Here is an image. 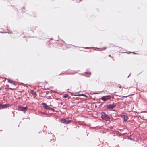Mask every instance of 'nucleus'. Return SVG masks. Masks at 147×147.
Wrapping results in <instances>:
<instances>
[{"label":"nucleus","mask_w":147,"mask_h":147,"mask_svg":"<svg viewBox=\"0 0 147 147\" xmlns=\"http://www.w3.org/2000/svg\"><path fill=\"white\" fill-rule=\"evenodd\" d=\"M9 105L8 104H2L0 103V109H5L8 107Z\"/></svg>","instance_id":"8"},{"label":"nucleus","mask_w":147,"mask_h":147,"mask_svg":"<svg viewBox=\"0 0 147 147\" xmlns=\"http://www.w3.org/2000/svg\"><path fill=\"white\" fill-rule=\"evenodd\" d=\"M106 100H108V99H110L111 98V96L108 95H106L105 96Z\"/></svg>","instance_id":"9"},{"label":"nucleus","mask_w":147,"mask_h":147,"mask_svg":"<svg viewBox=\"0 0 147 147\" xmlns=\"http://www.w3.org/2000/svg\"><path fill=\"white\" fill-rule=\"evenodd\" d=\"M94 94H98V93L97 92H94Z\"/></svg>","instance_id":"24"},{"label":"nucleus","mask_w":147,"mask_h":147,"mask_svg":"<svg viewBox=\"0 0 147 147\" xmlns=\"http://www.w3.org/2000/svg\"><path fill=\"white\" fill-rule=\"evenodd\" d=\"M41 105L43 106L44 109L46 110H49L53 112L55 111V110L53 108L50 107L49 106L47 105L46 103H42Z\"/></svg>","instance_id":"2"},{"label":"nucleus","mask_w":147,"mask_h":147,"mask_svg":"<svg viewBox=\"0 0 147 147\" xmlns=\"http://www.w3.org/2000/svg\"><path fill=\"white\" fill-rule=\"evenodd\" d=\"M8 82L11 83H13L14 84H15V82L13 81L12 80H8Z\"/></svg>","instance_id":"11"},{"label":"nucleus","mask_w":147,"mask_h":147,"mask_svg":"<svg viewBox=\"0 0 147 147\" xmlns=\"http://www.w3.org/2000/svg\"><path fill=\"white\" fill-rule=\"evenodd\" d=\"M102 49H103V50H105L106 49V47H104L102 48Z\"/></svg>","instance_id":"21"},{"label":"nucleus","mask_w":147,"mask_h":147,"mask_svg":"<svg viewBox=\"0 0 147 147\" xmlns=\"http://www.w3.org/2000/svg\"><path fill=\"white\" fill-rule=\"evenodd\" d=\"M116 99L117 100H119V99L118 98H117Z\"/></svg>","instance_id":"27"},{"label":"nucleus","mask_w":147,"mask_h":147,"mask_svg":"<svg viewBox=\"0 0 147 147\" xmlns=\"http://www.w3.org/2000/svg\"><path fill=\"white\" fill-rule=\"evenodd\" d=\"M39 35L38 38L40 39H44L46 38H47L46 37V35L45 34L43 33L42 32H40L38 33Z\"/></svg>","instance_id":"4"},{"label":"nucleus","mask_w":147,"mask_h":147,"mask_svg":"<svg viewBox=\"0 0 147 147\" xmlns=\"http://www.w3.org/2000/svg\"><path fill=\"white\" fill-rule=\"evenodd\" d=\"M128 96H122V97H127Z\"/></svg>","instance_id":"23"},{"label":"nucleus","mask_w":147,"mask_h":147,"mask_svg":"<svg viewBox=\"0 0 147 147\" xmlns=\"http://www.w3.org/2000/svg\"><path fill=\"white\" fill-rule=\"evenodd\" d=\"M31 93L32 94L34 95H36V93L35 91H34L33 90H31Z\"/></svg>","instance_id":"10"},{"label":"nucleus","mask_w":147,"mask_h":147,"mask_svg":"<svg viewBox=\"0 0 147 147\" xmlns=\"http://www.w3.org/2000/svg\"><path fill=\"white\" fill-rule=\"evenodd\" d=\"M127 139H128L130 140H131V141H134V138H132L128 137V138Z\"/></svg>","instance_id":"14"},{"label":"nucleus","mask_w":147,"mask_h":147,"mask_svg":"<svg viewBox=\"0 0 147 147\" xmlns=\"http://www.w3.org/2000/svg\"><path fill=\"white\" fill-rule=\"evenodd\" d=\"M50 39L51 40H52L53 39V38H50Z\"/></svg>","instance_id":"28"},{"label":"nucleus","mask_w":147,"mask_h":147,"mask_svg":"<svg viewBox=\"0 0 147 147\" xmlns=\"http://www.w3.org/2000/svg\"><path fill=\"white\" fill-rule=\"evenodd\" d=\"M83 48L87 49L90 48V47H83Z\"/></svg>","instance_id":"20"},{"label":"nucleus","mask_w":147,"mask_h":147,"mask_svg":"<svg viewBox=\"0 0 147 147\" xmlns=\"http://www.w3.org/2000/svg\"><path fill=\"white\" fill-rule=\"evenodd\" d=\"M57 40V41H58V40Z\"/></svg>","instance_id":"29"},{"label":"nucleus","mask_w":147,"mask_h":147,"mask_svg":"<svg viewBox=\"0 0 147 147\" xmlns=\"http://www.w3.org/2000/svg\"><path fill=\"white\" fill-rule=\"evenodd\" d=\"M90 74H91V73H89V75L87 76V77H90Z\"/></svg>","instance_id":"22"},{"label":"nucleus","mask_w":147,"mask_h":147,"mask_svg":"<svg viewBox=\"0 0 147 147\" xmlns=\"http://www.w3.org/2000/svg\"><path fill=\"white\" fill-rule=\"evenodd\" d=\"M85 73H87V72H85Z\"/></svg>","instance_id":"32"},{"label":"nucleus","mask_w":147,"mask_h":147,"mask_svg":"<svg viewBox=\"0 0 147 147\" xmlns=\"http://www.w3.org/2000/svg\"><path fill=\"white\" fill-rule=\"evenodd\" d=\"M91 51H91V50L90 51V52H91Z\"/></svg>","instance_id":"34"},{"label":"nucleus","mask_w":147,"mask_h":147,"mask_svg":"<svg viewBox=\"0 0 147 147\" xmlns=\"http://www.w3.org/2000/svg\"><path fill=\"white\" fill-rule=\"evenodd\" d=\"M101 114V118L106 121H110L111 118L108 115L106 114L105 112H102L100 113Z\"/></svg>","instance_id":"1"},{"label":"nucleus","mask_w":147,"mask_h":147,"mask_svg":"<svg viewBox=\"0 0 147 147\" xmlns=\"http://www.w3.org/2000/svg\"><path fill=\"white\" fill-rule=\"evenodd\" d=\"M52 140V139H51L50 140L51 141V140Z\"/></svg>","instance_id":"35"},{"label":"nucleus","mask_w":147,"mask_h":147,"mask_svg":"<svg viewBox=\"0 0 147 147\" xmlns=\"http://www.w3.org/2000/svg\"><path fill=\"white\" fill-rule=\"evenodd\" d=\"M36 29L35 28H33V27H31V30L32 31L34 29L35 30Z\"/></svg>","instance_id":"18"},{"label":"nucleus","mask_w":147,"mask_h":147,"mask_svg":"<svg viewBox=\"0 0 147 147\" xmlns=\"http://www.w3.org/2000/svg\"><path fill=\"white\" fill-rule=\"evenodd\" d=\"M53 140V142L54 141V139H52Z\"/></svg>","instance_id":"30"},{"label":"nucleus","mask_w":147,"mask_h":147,"mask_svg":"<svg viewBox=\"0 0 147 147\" xmlns=\"http://www.w3.org/2000/svg\"><path fill=\"white\" fill-rule=\"evenodd\" d=\"M131 75V74H130L129 76H128L127 77L128 78L130 76V75Z\"/></svg>","instance_id":"25"},{"label":"nucleus","mask_w":147,"mask_h":147,"mask_svg":"<svg viewBox=\"0 0 147 147\" xmlns=\"http://www.w3.org/2000/svg\"><path fill=\"white\" fill-rule=\"evenodd\" d=\"M25 7H23V8H22L21 9V11L23 12H25Z\"/></svg>","instance_id":"15"},{"label":"nucleus","mask_w":147,"mask_h":147,"mask_svg":"<svg viewBox=\"0 0 147 147\" xmlns=\"http://www.w3.org/2000/svg\"><path fill=\"white\" fill-rule=\"evenodd\" d=\"M132 53L134 54H135L136 53L134 52H129V53H127L128 54H129V53Z\"/></svg>","instance_id":"19"},{"label":"nucleus","mask_w":147,"mask_h":147,"mask_svg":"<svg viewBox=\"0 0 147 147\" xmlns=\"http://www.w3.org/2000/svg\"><path fill=\"white\" fill-rule=\"evenodd\" d=\"M68 96V94H66L64 95L63 97L64 98H66Z\"/></svg>","instance_id":"17"},{"label":"nucleus","mask_w":147,"mask_h":147,"mask_svg":"<svg viewBox=\"0 0 147 147\" xmlns=\"http://www.w3.org/2000/svg\"><path fill=\"white\" fill-rule=\"evenodd\" d=\"M78 95L79 96H84L86 98H87L88 97L87 96V95H86L84 94H79Z\"/></svg>","instance_id":"13"},{"label":"nucleus","mask_w":147,"mask_h":147,"mask_svg":"<svg viewBox=\"0 0 147 147\" xmlns=\"http://www.w3.org/2000/svg\"><path fill=\"white\" fill-rule=\"evenodd\" d=\"M121 117H123V122H126L128 120V117L127 115H126L125 113H122L120 115Z\"/></svg>","instance_id":"7"},{"label":"nucleus","mask_w":147,"mask_h":147,"mask_svg":"<svg viewBox=\"0 0 147 147\" xmlns=\"http://www.w3.org/2000/svg\"><path fill=\"white\" fill-rule=\"evenodd\" d=\"M71 121V120H66L64 119H62L61 120V122L62 123H63L65 124H68Z\"/></svg>","instance_id":"6"},{"label":"nucleus","mask_w":147,"mask_h":147,"mask_svg":"<svg viewBox=\"0 0 147 147\" xmlns=\"http://www.w3.org/2000/svg\"><path fill=\"white\" fill-rule=\"evenodd\" d=\"M116 95V96H117V95ZM117 96H119V95H117Z\"/></svg>","instance_id":"31"},{"label":"nucleus","mask_w":147,"mask_h":147,"mask_svg":"<svg viewBox=\"0 0 147 147\" xmlns=\"http://www.w3.org/2000/svg\"><path fill=\"white\" fill-rule=\"evenodd\" d=\"M109 57H111V58H112V57H111V56L110 55H109Z\"/></svg>","instance_id":"26"},{"label":"nucleus","mask_w":147,"mask_h":147,"mask_svg":"<svg viewBox=\"0 0 147 147\" xmlns=\"http://www.w3.org/2000/svg\"><path fill=\"white\" fill-rule=\"evenodd\" d=\"M101 99L104 101H106L107 100L105 96H102L101 98Z\"/></svg>","instance_id":"12"},{"label":"nucleus","mask_w":147,"mask_h":147,"mask_svg":"<svg viewBox=\"0 0 147 147\" xmlns=\"http://www.w3.org/2000/svg\"><path fill=\"white\" fill-rule=\"evenodd\" d=\"M28 107L27 106H26L25 107L20 106L18 108V110L22 111L25 113L28 109Z\"/></svg>","instance_id":"5"},{"label":"nucleus","mask_w":147,"mask_h":147,"mask_svg":"<svg viewBox=\"0 0 147 147\" xmlns=\"http://www.w3.org/2000/svg\"><path fill=\"white\" fill-rule=\"evenodd\" d=\"M116 106V105L114 104H109V105H105L104 107L106 108V110L109 109H113Z\"/></svg>","instance_id":"3"},{"label":"nucleus","mask_w":147,"mask_h":147,"mask_svg":"<svg viewBox=\"0 0 147 147\" xmlns=\"http://www.w3.org/2000/svg\"><path fill=\"white\" fill-rule=\"evenodd\" d=\"M7 30L8 31V32H3V33H11V32L9 30L8 28L7 29ZM0 32L2 33V32Z\"/></svg>","instance_id":"16"},{"label":"nucleus","mask_w":147,"mask_h":147,"mask_svg":"<svg viewBox=\"0 0 147 147\" xmlns=\"http://www.w3.org/2000/svg\"><path fill=\"white\" fill-rule=\"evenodd\" d=\"M12 113H13V112H12Z\"/></svg>","instance_id":"33"}]
</instances>
